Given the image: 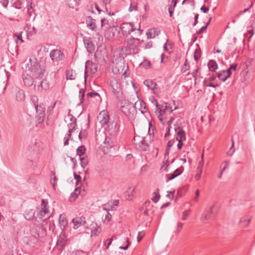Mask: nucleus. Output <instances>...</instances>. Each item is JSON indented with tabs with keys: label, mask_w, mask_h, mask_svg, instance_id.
I'll use <instances>...</instances> for the list:
<instances>
[{
	"label": "nucleus",
	"mask_w": 255,
	"mask_h": 255,
	"mask_svg": "<svg viewBox=\"0 0 255 255\" xmlns=\"http://www.w3.org/2000/svg\"><path fill=\"white\" fill-rule=\"evenodd\" d=\"M137 7L136 5H133V3L132 2L130 3V5L129 6V7L128 8V10L130 12L132 11L133 10H137Z\"/></svg>",
	"instance_id": "obj_58"
},
{
	"label": "nucleus",
	"mask_w": 255,
	"mask_h": 255,
	"mask_svg": "<svg viewBox=\"0 0 255 255\" xmlns=\"http://www.w3.org/2000/svg\"><path fill=\"white\" fill-rule=\"evenodd\" d=\"M79 159L81 161V165L83 168H85L88 164V159L87 156L80 157Z\"/></svg>",
	"instance_id": "obj_38"
},
{
	"label": "nucleus",
	"mask_w": 255,
	"mask_h": 255,
	"mask_svg": "<svg viewBox=\"0 0 255 255\" xmlns=\"http://www.w3.org/2000/svg\"><path fill=\"white\" fill-rule=\"evenodd\" d=\"M153 194L155 195L152 198V201L154 203H156L159 201L160 196L158 193H156L155 192H154Z\"/></svg>",
	"instance_id": "obj_50"
},
{
	"label": "nucleus",
	"mask_w": 255,
	"mask_h": 255,
	"mask_svg": "<svg viewBox=\"0 0 255 255\" xmlns=\"http://www.w3.org/2000/svg\"><path fill=\"white\" fill-rule=\"evenodd\" d=\"M144 206H145V210L143 212L144 215L146 216H149V207H153V205H151V203L149 201H145L144 203Z\"/></svg>",
	"instance_id": "obj_33"
},
{
	"label": "nucleus",
	"mask_w": 255,
	"mask_h": 255,
	"mask_svg": "<svg viewBox=\"0 0 255 255\" xmlns=\"http://www.w3.org/2000/svg\"><path fill=\"white\" fill-rule=\"evenodd\" d=\"M216 215V212L214 207H211L209 210H205L202 214L201 221L203 223H207L209 220H213Z\"/></svg>",
	"instance_id": "obj_5"
},
{
	"label": "nucleus",
	"mask_w": 255,
	"mask_h": 255,
	"mask_svg": "<svg viewBox=\"0 0 255 255\" xmlns=\"http://www.w3.org/2000/svg\"><path fill=\"white\" fill-rule=\"evenodd\" d=\"M36 111L37 114L41 115H45V108L43 107L42 105H39L35 104V107H34Z\"/></svg>",
	"instance_id": "obj_31"
},
{
	"label": "nucleus",
	"mask_w": 255,
	"mask_h": 255,
	"mask_svg": "<svg viewBox=\"0 0 255 255\" xmlns=\"http://www.w3.org/2000/svg\"><path fill=\"white\" fill-rule=\"evenodd\" d=\"M51 174L54 175L53 180L54 182L52 183V185L54 188H55L56 185H57V178L55 176V173L54 171H51Z\"/></svg>",
	"instance_id": "obj_57"
},
{
	"label": "nucleus",
	"mask_w": 255,
	"mask_h": 255,
	"mask_svg": "<svg viewBox=\"0 0 255 255\" xmlns=\"http://www.w3.org/2000/svg\"><path fill=\"white\" fill-rule=\"evenodd\" d=\"M85 91L84 89H81L79 90V98L80 101L79 104H81L83 103L85 97Z\"/></svg>",
	"instance_id": "obj_44"
},
{
	"label": "nucleus",
	"mask_w": 255,
	"mask_h": 255,
	"mask_svg": "<svg viewBox=\"0 0 255 255\" xmlns=\"http://www.w3.org/2000/svg\"><path fill=\"white\" fill-rule=\"evenodd\" d=\"M72 222L74 224V228L76 229L80 226L85 225V218L83 216L75 218L72 220Z\"/></svg>",
	"instance_id": "obj_11"
},
{
	"label": "nucleus",
	"mask_w": 255,
	"mask_h": 255,
	"mask_svg": "<svg viewBox=\"0 0 255 255\" xmlns=\"http://www.w3.org/2000/svg\"><path fill=\"white\" fill-rule=\"evenodd\" d=\"M251 219L248 217H243L240 220V223L243 226L246 227L247 226L249 223H250Z\"/></svg>",
	"instance_id": "obj_37"
},
{
	"label": "nucleus",
	"mask_w": 255,
	"mask_h": 255,
	"mask_svg": "<svg viewBox=\"0 0 255 255\" xmlns=\"http://www.w3.org/2000/svg\"><path fill=\"white\" fill-rule=\"evenodd\" d=\"M218 77L220 80L225 82L230 77L227 74L224 70L221 71L218 74Z\"/></svg>",
	"instance_id": "obj_30"
},
{
	"label": "nucleus",
	"mask_w": 255,
	"mask_h": 255,
	"mask_svg": "<svg viewBox=\"0 0 255 255\" xmlns=\"http://www.w3.org/2000/svg\"><path fill=\"white\" fill-rule=\"evenodd\" d=\"M105 145L103 147V151L105 153H108V149L113 147L114 144L110 138H106Z\"/></svg>",
	"instance_id": "obj_24"
},
{
	"label": "nucleus",
	"mask_w": 255,
	"mask_h": 255,
	"mask_svg": "<svg viewBox=\"0 0 255 255\" xmlns=\"http://www.w3.org/2000/svg\"><path fill=\"white\" fill-rule=\"evenodd\" d=\"M140 108L139 109V110H140L141 113L143 114H144L145 113H146L147 111H144V110H146L147 108H146L145 103L143 101H140Z\"/></svg>",
	"instance_id": "obj_47"
},
{
	"label": "nucleus",
	"mask_w": 255,
	"mask_h": 255,
	"mask_svg": "<svg viewBox=\"0 0 255 255\" xmlns=\"http://www.w3.org/2000/svg\"><path fill=\"white\" fill-rule=\"evenodd\" d=\"M86 24L87 27L91 30L97 31V28L96 24V20L93 19L91 16H89L86 18Z\"/></svg>",
	"instance_id": "obj_15"
},
{
	"label": "nucleus",
	"mask_w": 255,
	"mask_h": 255,
	"mask_svg": "<svg viewBox=\"0 0 255 255\" xmlns=\"http://www.w3.org/2000/svg\"><path fill=\"white\" fill-rule=\"evenodd\" d=\"M216 78V76L214 74H213L210 77L205 78L204 80V86L216 88L219 86L218 84H214L212 83Z\"/></svg>",
	"instance_id": "obj_12"
},
{
	"label": "nucleus",
	"mask_w": 255,
	"mask_h": 255,
	"mask_svg": "<svg viewBox=\"0 0 255 255\" xmlns=\"http://www.w3.org/2000/svg\"><path fill=\"white\" fill-rule=\"evenodd\" d=\"M124 240L126 242V245L125 246H120L119 248L122 250H127L129 245L130 242L128 237H124Z\"/></svg>",
	"instance_id": "obj_45"
},
{
	"label": "nucleus",
	"mask_w": 255,
	"mask_h": 255,
	"mask_svg": "<svg viewBox=\"0 0 255 255\" xmlns=\"http://www.w3.org/2000/svg\"><path fill=\"white\" fill-rule=\"evenodd\" d=\"M111 218L112 215L109 212H107V214H106L104 218H103V220L104 222L107 221V223H108L111 221Z\"/></svg>",
	"instance_id": "obj_54"
},
{
	"label": "nucleus",
	"mask_w": 255,
	"mask_h": 255,
	"mask_svg": "<svg viewBox=\"0 0 255 255\" xmlns=\"http://www.w3.org/2000/svg\"><path fill=\"white\" fill-rule=\"evenodd\" d=\"M33 77H32V76L30 75L28 73L26 76L23 75V81L26 86L30 87L33 85L34 82Z\"/></svg>",
	"instance_id": "obj_17"
},
{
	"label": "nucleus",
	"mask_w": 255,
	"mask_h": 255,
	"mask_svg": "<svg viewBox=\"0 0 255 255\" xmlns=\"http://www.w3.org/2000/svg\"><path fill=\"white\" fill-rule=\"evenodd\" d=\"M97 119L99 121L101 127L107 125L110 120V116L108 112L105 110L101 111L98 116Z\"/></svg>",
	"instance_id": "obj_8"
},
{
	"label": "nucleus",
	"mask_w": 255,
	"mask_h": 255,
	"mask_svg": "<svg viewBox=\"0 0 255 255\" xmlns=\"http://www.w3.org/2000/svg\"><path fill=\"white\" fill-rule=\"evenodd\" d=\"M152 103L156 106V110L155 111V113H157V111H159V109H161V108H159L160 105L158 104V101L156 99L153 98V100L152 101Z\"/></svg>",
	"instance_id": "obj_55"
},
{
	"label": "nucleus",
	"mask_w": 255,
	"mask_h": 255,
	"mask_svg": "<svg viewBox=\"0 0 255 255\" xmlns=\"http://www.w3.org/2000/svg\"><path fill=\"white\" fill-rule=\"evenodd\" d=\"M13 5L17 9H22L24 7V3L19 0L15 1Z\"/></svg>",
	"instance_id": "obj_46"
},
{
	"label": "nucleus",
	"mask_w": 255,
	"mask_h": 255,
	"mask_svg": "<svg viewBox=\"0 0 255 255\" xmlns=\"http://www.w3.org/2000/svg\"><path fill=\"white\" fill-rule=\"evenodd\" d=\"M0 2L1 3V4L2 5V6L3 7H7V6L8 4L9 0H0Z\"/></svg>",
	"instance_id": "obj_62"
},
{
	"label": "nucleus",
	"mask_w": 255,
	"mask_h": 255,
	"mask_svg": "<svg viewBox=\"0 0 255 255\" xmlns=\"http://www.w3.org/2000/svg\"><path fill=\"white\" fill-rule=\"evenodd\" d=\"M76 74L75 72L72 69H70L66 72V78L67 80H75L76 78Z\"/></svg>",
	"instance_id": "obj_29"
},
{
	"label": "nucleus",
	"mask_w": 255,
	"mask_h": 255,
	"mask_svg": "<svg viewBox=\"0 0 255 255\" xmlns=\"http://www.w3.org/2000/svg\"><path fill=\"white\" fill-rule=\"evenodd\" d=\"M49 88V83L47 81V80H43L41 82L40 85H39L38 86L37 89H38V91H41L42 90H46L48 89Z\"/></svg>",
	"instance_id": "obj_27"
},
{
	"label": "nucleus",
	"mask_w": 255,
	"mask_h": 255,
	"mask_svg": "<svg viewBox=\"0 0 255 255\" xmlns=\"http://www.w3.org/2000/svg\"><path fill=\"white\" fill-rule=\"evenodd\" d=\"M31 100L34 103V107H35V104H38V99L37 98V97L35 96H32L31 97Z\"/></svg>",
	"instance_id": "obj_60"
},
{
	"label": "nucleus",
	"mask_w": 255,
	"mask_h": 255,
	"mask_svg": "<svg viewBox=\"0 0 255 255\" xmlns=\"http://www.w3.org/2000/svg\"><path fill=\"white\" fill-rule=\"evenodd\" d=\"M80 0H68V5L72 8L79 4Z\"/></svg>",
	"instance_id": "obj_39"
},
{
	"label": "nucleus",
	"mask_w": 255,
	"mask_h": 255,
	"mask_svg": "<svg viewBox=\"0 0 255 255\" xmlns=\"http://www.w3.org/2000/svg\"><path fill=\"white\" fill-rule=\"evenodd\" d=\"M159 108L162 109V114L163 115L166 114H170L173 111L170 105L166 103H164L162 105H160Z\"/></svg>",
	"instance_id": "obj_21"
},
{
	"label": "nucleus",
	"mask_w": 255,
	"mask_h": 255,
	"mask_svg": "<svg viewBox=\"0 0 255 255\" xmlns=\"http://www.w3.org/2000/svg\"><path fill=\"white\" fill-rule=\"evenodd\" d=\"M83 41L87 51L89 53H93L95 50V45L92 39L90 37H84Z\"/></svg>",
	"instance_id": "obj_9"
},
{
	"label": "nucleus",
	"mask_w": 255,
	"mask_h": 255,
	"mask_svg": "<svg viewBox=\"0 0 255 255\" xmlns=\"http://www.w3.org/2000/svg\"><path fill=\"white\" fill-rule=\"evenodd\" d=\"M99 96V97H100V95L99 93L96 92H88L87 93V96L88 97H93L94 96Z\"/></svg>",
	"instance_id": "obj_56"
},
{
	"label": "nucleus",
	"mask_w": 255,
	"mask_h": 255,
	"mask_svg": "<svg viewBox=\"0 0 255 255\" xmlns=\"http://www.w3.org/2000/svg\"><path fill=\"white\" fill-rule=\"evenodd\" d=\"M135 187H133V188L129 187L128 188V190L127 191V192L126 193V194H128V199L131 200L132 197H131L130 196L133 195V194L135 192Z\"/></svg>",
	"instance_id": "obj_41"
},
{
	"label": "nucleus",
	"mask_w": 255,
	"mask_h": 255,
	"mask_svg": "<svg viewBox=\"0 0 255 255\" xmlns=\"http://www.w3.org/2000/svg\"><path fill=\"white\" fill-rule=\"evenodd\" d=\"M24 30L27 33V36H32L37 32V30L34 26H32L31 24L27 23L24 27Z\"/></svg>",
	"instance_id": "obj_19"
},
{
	"label": "nucleus",
	"mask_w": 255,
	"mask_h": 255,
	"mask_svg": "<svg viewBox=\"0 0 255 255\" xmlns=\"http://www.w3.org/2000/svg\"><path fill=\"white\" fill-rule=\"evenodd\" d=\"M13 37L15 38V41L16 44H17L18 40H19L21 42H24L22 37V32L15 33L13 35Z\"/></svg>",
	"instance_id": "obj_40"
},
{
	"label": "nucleus",
	"mask_w": 255,
	"mask_h": 255,
	"mask_svg": "<svg viewBox=\"0 0 255 255\" xmlns=\"http://www.w3.org/2000/svg\"><path fill=\"white\" fill-rule=\"evenodd\" d=\"M73 255H87L85 252L82 251H77Z\"/></svg>",
	"instance_id": "obj_64"
},
{
	"label": "nucleus",
	"mask_w": 255,
	"mask_h": 255,
	"mask_svg": "<svg viewBox=\"0 0 255 255\" xmlns=\"http://www.w3.org/2000/svg\"><path fill=\"white\" fill-rule=\"evenodd\" d=\"M174 130L177 135V136L176 137V140L181 139L185 140V132L181 128L178 126L174 125Z\"/></svg>",
	"instance_id": "obj_14"
},
{
	"label": "nucleus",
	"mask_w": 255,
	"mask_h": 255,
	"mask_svg": "<svg viewBox=\"0 0 255 255\" xmlns=\"http://www.w3.org/2000/svg\"><path fill=\"white\" fill-rule=\"evenodd\" d=\"M140 65H142V67L145 69L149 68L151 67L150 62L148 60H144Z\"/></svg>",
	"instance_id": "obj_48"
},
{
	"label": "nucleus",
	"mask_w": 255,
	"mask_h": 255,
	"mask_svg": "<svg viewBox=\"0 0 255 255\" xmlns=\"http://www.w3.org/2000/svg\"><path fill=\"white\" fill-rule=\"evenodd\" d=\"M48 213H47V211H42L41 210H39L38 213H37V217L40 219H42L44 217H45V215L47 214Z\"/></svg>",
	"instance_id": "obj_49"
},
{
	"label": "nucleus",
	"mask_w": 255,
	"mask_h": 255,
	"mask_svg": "<svg viewBox=\"0 0 255 255\" xmlns=\"http://www.w3.org/2000/svg\"><path fill=\"white\" fill-rule=\"evenodd\" d=\"M143 84L148 89L151 90L153 93L156 94L157 92V85L156 82L153 81L152 80L147 79L144 81Z\"/></svg>",
	"instance_id": "obj_13"
},
{
	"label": "nucleus",
	"mask_w": 255,
	"mask_h": 255,
	"mask_svg": "<svg viewBox=\"0 0 255 255\" xmlns=\"http://www.w3.org/2000/svg\"><path fill=\"white\" fill-rule=\"evenodd\" d=\"M160 33V30L156 28H153L149 29L146 32L148 38H153L156 35H158Z\"/></svg>",
	"instance_id": "obj_20"
},
{
	"label": "nucleus",
	"mask_w": 255,
	"mask_h": 255,
	"mask_svg": "<svg viewBox=\"0 0 255 255\" xmlns=\"http://www.w3.org/2000/svg\"><path fill=\"white\" fill-rule=\"evenodd\" d=\"M119 204V200H115L108 202L107 204L104 205L103 209L105 210H115L116 207L118 206Z\"/></svg>",
	"instance_id": "obj_16"
},
{
	"label": "nucleus",
	"mask_w": 255,
	"mask_h": 255,
	"mask_svg": "<svg viewBox=\"0 0 255 255\" xmlns=\"http://www.w3.org/2000/svg\"><path fill=\"white\" fill-rule=\"evenodd\" d=\"M162 109H159V111H157V113H156V115L158 116V118L161 123L162 125H164L165 121H164V119L162 117L163 114H162Z\"/></svg>",
	"instance_id": "obj_43"
},
{
	"label": "nucleus",
	"mask_w": 255,
	"mask_h": 255,
	"mask_svg": "<svg viewBox=\"0 0 255 255\" xmlns=\"http://www.w3.org/2000/svg\"><path fill=\"white\" fill-rule=\"evenodd\" d=\"M106 56V53L105 49L97 50L94 55V58L98 62H105V57Z\"/></svg>",
	"instance_id": "obj_10"
},
{
	"label": "nucleus",
	"mask_w": 255,
	"mask_h": 255,
	"mask_svg": "<svg viewBox=\"0 0 255 255\" xmlns=\"http://www.w3.org/2000/svg\"><path fill=\"white\" fill-rule=\"evenodd\" d=\"M25 71L35 78H42L44 76L45 69L42 67L36 58H29L26 64Z\"/></svg>",
	"instance_id": "obj_1"
},
{
	"label": "nucleus",
	"mask_w": 255,
	"mask_h": 255,
	"mask_svg": "<svg viewBox=\"0 0 255 255\" xmlns=\"http://www.w3.org/2000/svg\"><path fill=\"white\" fill-rule=\"evenodd\" d=\"M139 145L141 150L144 151H147L148 150V144L144 140V138L142 139L140 141Z\"/></svg>",
	"instance_id": "obj_36"
},
{
	"label": "nucleus",
	"mask_w": 255,
	"mask_h": 255,
	"mask_svg": "<svg viewBox=\"0 0 255 255\" xmlns=\"http://www.w3.org/2000/svg\"><path fill=\"white\" fill-rule=\"evenodd\" d=\"M48 206V202L45 199H42L41 207L40 209H39V210H41L42 211H46L47 213L49 212V209L47 207Z\"/></svg>",
	"instance_id": "obj_34"
},
{
	"label": "nucleus",
	"mask_w": 255,
	"mask_h": 255,
	"mask_svg": "<svg viewBox=\"0 0 255 255\" xmlns=\"http://www.w3.org/2000/svg\"><path fill=\"white\" fill-rule=\"evenodd\" d=\"M190 66L188 63L187 60L186 59L184 64V67L182 68V71L183 72H185L189 69Z\"/></svg>",
	"instance_id": "obj_52"
},
{
	"label": "nucleus",
	"mask_w": 255,
	"mask_h": 255,
	"mask_svg": "<svg viewBox=\"0 0 255 255\" xmlns=\"http://www.w3.org/2000/svg\"><path fill=\"white\" fill-rule=\"evenodd\" d=\"M68 117L70 118V120L71 122L67 125L69 128L68 130L73 131L76 130L77 127L76 119L73 115L70 114H68Z\"/></svg>",
	"instance_id": "obj_18"
},
{
	"label": "nucleus",
	"mask_w": 255,
	"mask_h": 255,
	"mask_svg": "<svg viewBox=\"0 0 255 255\" xmlns=\"http://www.w3.org/2000/svg\"><path fill=\"white\" fill-rule=\"evenodd\" d=\"M86 151V148L84 145H81L78 147L76 150L77 155L79 156V157H82L85 154Z\"/></svg>",
	"instance_id": "obj_32"
},
{
	"label": "nucleus",
	"mask_w": 255,
	"mask_h": 255,
	"mask_svg": "<svg viewBox=\"0 0 255 255\" xmlns=\"http://www.w3.org/2000/svg\"><path fill=\"white\" fill-rule=\"evenodd\" d=\"M232 145L230 148V150H232V152L231 153H230L229 152L228 153V154H230V156H232L233 155V154L234 153V152H235V149L234 148L235 142L233 138L232 139Z\"/></svg>",
	"instance_id": "obj_59"
},
{
	"label": "nucleus",
	"mask_w": 255,
	"mask_h": 255,
	"mask_svg": "<svg viewBox=\"0 0 255 255\" xmlns=\"http://www.w3.org/2000/svg\"><path fill=\"white\" fill-rule=\"evenodd\" d=\"M106 24H109L108 20L106 18H104L101 19V26L103 27L104 25Z\"/></svg>",
	"instance_id": "obj_63"
},
{
	"label": "nucleus",
	"mask_w": 255,
	"mask_h": 255,
	"mask_svg": "<svg viewBox=\"0 0 255 255\" xmlns=\"http://www.w3.org/2000/svg\"><path fill=\"white\" fill-rule=\"evenodd\" d=\"M208 67L209 71L215 72L218 68L217 62L214 60H210L208 63Z\"/></svg>",
	"instance_id": "obj_25"
},
{
	"label": "nucleus",
	"mask_w": 255,
	"mask_h": 255,
	"mask_svg": "<svg viewBox=\"0 0 255 255\" xmlns=\"http://www.w3.org/2000/svg\"><path fill=\"white\" fill-rule=\"evenodd\" d=\"M182 172L183 170H181L179 168L176 169L172 173L168 175L169 177L167 178L166 182H167L169 181L174 179L175 177L180 175Z\"/></svg>",
	"instance_id": "obj_26"
},
{
	"label": "nucleus",
	"mask_w": 255,
	"mask_h": 255,
	"mask_svg": "<svg viewBox=\"0 0 255 255\" xmlns=\"http://www.w3.org/2000/svg\"><path fill=\"white\" fill-rule=\"evenodd\" d=\"M145 235V233L143 231L139 232L138 233L137 241L138 242H139L143 238Z\"/></svg>",
	"instance_id": "obj_51"
},
{
	"label": "nucleus",
	"mask_w": 255,
	"mask_h": 255,
	"mask_svg": "<svg viewBox=\"0 0 255 255\" xmlns=\"http://www.w3.org/2000/svg\"><path fill=\"white\" fill-rule=\"evenodd\" d=\"M98 65L96 63H93L92 61L88 60L85 63V70L84 73L85 79H86L87 73L90 71L92 74H95L98 69Z\"/></svg>",
	"instance_id": "obj_6"
},
{
	"label": "nucleus",
	"mask_w": 255,
	"mask_h": 255,
	"mask_svg": "<svg viewBox=\"0 0 255 255\" xmlns=\"http://www.w3.org/2000/svg\"><path fill=\"white\" fill-rule=\"evenodd\" d=\"M50 57L53 62H59L63 60L64 55L60 50L56 49L50 51Z\"/></svg>",
	"instance_id": "obj_7"
},
{
	"label": "nucleus",
	"mask_w": 255,
	"mask_h": 255,
	"mask_svg": "<svg viewBox=\"0 0 255 255\" xmlns=\"http://www.w3.org/2000/svg\"><path fill=\"white\" fill-rule=\"evenodd\" d=\"M35 212L33 209H28L25 212L24 217L28 221L33 220L34 218Z\"/></svg>",
	"instance_id": "obj_23"
},
{
	"label": "nucleus",
	"mask_w": 255,
	"mask_h": 255,
	"mask_svg": "<svg viewBox=\"0 0 255 255\" xmlns=\"http://www.w3.org/2000/svg\"><path fill=\"white\" fill-rule=\"evenodd\" d=\"M35 118L36 120V123H37L38 124H41L43 123L44 121L45 115H41L40 114H37Z\"/></svg>",
	"instance_id": "obj_42"
},
{
	"label": "nucleus",
	"mask_w": 255,
	"mask_h": 255,
	"mask_svg": "<svg viewBox=\"0 0 255 255\" xmlns=\"http://www.w3.org/2000/svg\"><path fill=\"white\" fill-rule=\"evenodd\" d=\"M110 86L114 96L118 99L122 98L123 91L120 80L114 77L112 78L110 80Z\"/></svg>",
	"instance_id": "obj_3"
},
{
	"label": "nucleus",
	"mask_w": 255,
	"mask_h": 255,
	"mask_svg": "<svg viewBox=\"0 0 255 255\" xmlns=\"http://www.w3.org/2000/svg\"><path fill=\"white\" fill-rule=\"evenodd\" d=\"M140 39L139 38H129L127 40V47L129 50L130 52L133 54L138 53V49L137 48L139 44Z\"/></svg>",
	"instance_id": "obj_4"
},
{
	"label": "nucleus",
	"mask_w": 255,
	"mask_h": 255,
	"mask_svg": "<svg viewBox=\"0 0 255 255\" xmlns=\"http://www.w3.org/2000/svg\"><path fill=\"white\" fill-rule=\"evenodd\" d=\"M203 161H200L199 163V165L197 167L198 172L195 176V178L197 181L199 180L201 178L203 170Z\"/></svg>",
	"instance_id": "obj_28"
},
{
	"label": "nucleus",
	"mask_w": 255,
	"mask_h": 255,
	"mask_svg": "<svg viewBox=\"0 0 255 255\" xmlns=\"http://www.w3.org/2000/svg\"><path fill=\"white\" fill-rule=\"evenodd\" d=\"M207 29V26H202L198 31L196 32L197 34H200L203 33Z\"/></svg>",
	"instance_id": "obj_61"
},
{
	"label": "nucleus",
	"mask_w": 255,
	"mask_h": 255,
	"mask_svg": "<svg viewBox=\"0 0 255 255\" xmlns=\"http://www.w3.org/2000/svg\"><path fill=\"white\" fill-rule=\"evenodd\" d=\"M120 29L123 35L127 36L130 34L131 32L136 30L135 33L137 36H139L141 34L142 30L140 29V27L136 28L134 27L133 23L131 22H123L120 26Z\"/></svg>",
	"instance_id": "obj_2"
},
{
	"label": "nucleus",
	"mask_w": 255,
	"mask_h": 255,
	"mask_svg": "<svg viewBox=\"0 0 255 255\" xmlns=\"http://www.w3.org/2000/svg\"><path fill=\"white\" fill-rule=\"evenodd\" d=\"M201 56L200 52L196 49L194 52V58L195 61H198Z\"/></svg>",
	"instance_id": "obj_53"
},
{
	"label": "nucleus",
	"mask_w": 255,
	"mask_h": 255,
	"mask_svg": "<svg viewBox=\"0 0 255 255\" xmlns=\"http://www.w3.org/2000/svg\"><path fill=\"white\" fill-rule=\"evenodd\" d=\"M68 222L65 217V215L64 214H61L59 216V226L62 230L65 229V227L67 225Z\"/></svg>",
	"instance_id": "obj_22"
},
{
	"label": "nucleus",
	"mask_w": 255,
	"mask_h": 255,
	"mask_svg": "<svg viewBox=\"0 0 255 255\" xmlns=\"http://www.w3.org/2000/svg\"><path fill=\"white\" fill-rule=\"evenodd\" d=\"M16 98L18 101H22L25 99V95L22 90H19L16 94Z\"/></svg>",
	"instance_id": "obj_35"
}]
</instances>
